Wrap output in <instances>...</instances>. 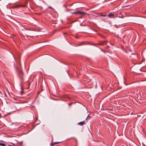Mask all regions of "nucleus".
<instances>
[{
  "mask_svg": "<svg viewBox=\"0 0 146 146\" xmlns=\"http://www.w3.org/2000/svg\"><path fill=\"white\" fill-rule=\"evenodd\" d=\"M73 14H79L80 15H82L83 14H84L85 13L84 12H80V11H76L72 13Z\"/></svg>",
  "mask_w": 146,
  "mask_h": 146,
  "instance_id": "2",
  "label": "nucleus"
},
{
  "mask_svg": "<svg viewBox=\"0 0 146 146\" xmlns=\"http://www.w3.org/2000/svg\"><path fill=\"white\" fill-rule=\"evenodd\" d=\"M0 145H1L2 146H5V145L4 143H0Z\"/></svg>",
  "mask_w": 146,
  "mask_h": 146,
  "instance_id": "9",
  "label": "nucleus"
},
{
  "mask_svg": "<svg viewBox=\"0 0 146 146\" xmlns=\"http://www.w3.org/2000/svg\"><path fill=\"white\" fill-rule=\"evenodd\" d=\"M17 70L18 76L20 78L23 80V74L21 68V64H20L19 66L17 68Z\"/></svg>",
  "mask_w": 146,
  "mask_h": 146,
  "instance_id": "1",
  "label": "nucleus"
},
{
  "mask_svg": "<svg viewBox=\"0 0 146 146\" xmlns=\"http://www.w3.org/2000/svg\"><path fill=\"white\" fill-rule=\"evenodd\" d=\"M23 90H22L21 91V95H22L23 93Z\"/></svg>",
  "mask_w": 146,
  "mask_h": 146,
  "instance_id": "11",
  "label": "nucleus"
},
{
  "mask_svg": "<svg viewBox=\"0 0 146 146\" xmlns=\"http://www.w3.org/2000/svg\"><path fill=\"white\" fill-rule=\"evenodd\" d=\"M11 111L10 112V113H11V112H14V111Z\"/></svg>",
  "mask_w": 146,
  "mask_h": 146,
  "instance_id": "12",
  "label": "nucleus"
},
{
  "mask_svg": "<svg viewBox=\"0 0 146 146\" xmlns=\"http://www.w3.org/2000/svg\"><path fill=\"white\" fill-rule=\"evenodd\" d=\"M10 146H12V145H10Z\"/></svg>",
  "mask_w": 146,
  "mask_h": 146,
  "instance_id": "17",
  "label": "nucleus"
},
{
  "mask_svg": "<svg viewBox=\"0 0 146 146\" xmlns=\"http://www.w3.org/2000/svg\"><path fill=\"white\" fill-rule=\"evenodd\" d=\"M85 124V121H83L80 122H79L78 123V125H84Z\"/></svg>",
  "mask_w": 146,
  "mask_h": 146,
  "instance_id": "5",
  "label": "nucleus"
},
{
  "mask_svg": "<svg viewBox=\"0 0 146 146\" xmlns=\"http://www.w3.org/2000/svg\"><path fill=\"white\" fill-rule=\"evenodd\" d=\"M11 56H12V57H13V55L12 54V53H11Z\"/></svg>",
  "mask_w": 146,
  "mask_h": 146,
  "instance_id": "15",
  "label": "nucleus"
},
{
  "mask_svg": "<svg viewBox=\"0 0 146 146\" xmlns=\"http://www.w3.org/2000/svg\"><path fill=\"white\" fill-rule=\"evenodd\" d=\"M71 104H68V105L70 106V105H71Z\"/></svg>",
  "mask_w": 146,
  "mask_h": 146,
  "instance_id": "16",
  "label": "nucleus"
},
{
  "mask_svg": "<svg viewBox=\"0 0 146 146\" xmlns=\"http://www.w3.org/2000/svg\"><path fill=\"white\" fill-rule=\"evenodd\" d=\"M62 142V141H61V142H54V143H52V144H51V145H54L55 144H58V143H59L61 142Z\"/></svg>",
  "mask_w": 146,
  "mask_h": 146,
  "instance_id": "6",
  "label": "nucleus"
},
{
  "mask_svg": "<svg viewBox=\"0 0 146 146\" xmlns=\"http://www.w3.org/2000/svg\"><path fill=\"white\" fill-rule=\"evenodd\" d=\"M16 110H20V108H19V109H17V108H16Z\"/></svg>",
  "mask_w": 146,
  "mask_h": 146,
  "instance_id": "13",
  "label": "nucleus"
},
{
  "mask_svg": "<svg viewBox=\"0 0 146 146\" xmlns=\"http://www.w3.org/2000/svg\"><path fill=\"white\" fill-rule=\"evenodd\" d=\"M101 16H102V17H105L106 16V15H100Z\"/></svg>",
  "mask_w": 146,
  "mask_h": 146,
  "instance_id": "10",
  "label": "nucleus"
},
{
  "mask_svg": "<svg viewBox=\"0 0 146 146\" xmlns=\"http://www.w3.org/2000/svg\"><path fill=\"white\" fill-rule=\"evenodd\" d=\"M28 1H27L26 2H25V4L20 5V6L21 7H27V4H28Z\"/></svg>",
  "mask_w": 146,
  "mask_h": 146,
  "instance_id": "4",
  "label": "nucleus"
},
{
  "mask_svg": "<svg viewBox=\"0 0 146 146\" xmlns=\"http://www.w3.org/2000/svg\"><path fill=\"white\" fill-rule=\"evenodd\" d=\"M108 16L111 18H115V17L114 15V14L110 13L108 14Z\"/></svg>",
  "mask_w": 146,
  "mask_h": 146,
  "instance_id": "3",
  "label": "nucleus"
},
{
  "mask_svg": "<svg viewBox=\"0 0 146 146\" xmlns=\"http://www.w3.org/2000/svg\"><path fill=\"white\" fill-rule=\"evenodd\" d=\"M106 43V42L104 41L102 42H101L100 44H98V45H103L104 44H105Z\"/></svg>",
  "mask_w": 146,
  "mask_h": 146,
  "instance_id": "7",
  "label": "nucleus"
},
{
  "mask_svg": "<svg viewBox=\"0 0 146 146\" xmlns=\"http://www.w3.org/2000/svg\"><path fill=\"white\" fill-rule=\"evenodd\" d=\"M22 87L21 86V89H22Z\"/></svg>",
  "mask_w": 146,
  "mask_h": 146,
  "instance_id": "18",
  "label": "nucleus"
},
{
  "mask_svg": "<svg viewBox=\"0 0 146 146\" xmlns=\"http://www.w3.org/2000/svg\"><path fill=\"white\" fill-rule=\"evenodd\" d=\"M90 119V116L89 115H88V116H87V118H86V120L88 119Z\"/></svg>",
  "mask_w": 146,
  "mask_h": 146,
  "instance_id": "8",
  "label": "nucleus"
},
{
  "mask_svg": "<svg viewBox=\"0 0 146 146\" xmlns=\"http://www.w3.org/2000/svg\"><path fill=\"white\" fill-rule=\"evenodd\" d=\"M49 8H50V9H52V7H50V6H49Z\"/></svg>",
  "mask_w": 146,
  "mask_h": 146,
  "instance_id": "14",
  "label": "nucleus"
},
{
  "mask_svg": "<svg viewBox=\"0 0 146 146\" xmlns=\"http://www.w3.org/2000/svg\"><path fill=\"white\" fill-rule=\"evenodd\" d=\"M29 5L30 6V3H29Z\"/></svg>",
  "mask_w": 146,
  "mask_h": 146,
  "instance_id": "19",
  "label": "nucleus"
}]
</instances>
